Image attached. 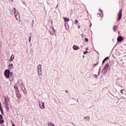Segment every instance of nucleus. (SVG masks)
Returning a JSON list of instances; mask_svg holds the SVG:
<instances>
[{"mask_svg":"<svg viewBox=\"0 0 126 126\" xmlns=\"http://www.w3.org/2000/svg\"><path fill=\"white\" fill-rule=\"evenodd\" d=\"M16 94L17 98H19L21 97V94H20L19 91L16 92Z\"/></svg>","mask_w":126,"mask_h":126,"instance_id":"8","label":"nucleus"},{"mask_svg":"<svg viewBox=\"0 0 126 126\" xmlns=\"http://www.w3.org/2000/svg\"><path fill=\"white\" fill-rule=\"evenodd\" d=\"M109 67H110V64L109 63H107L104 67V69H103V71L105 72H107V70L108 69V68H109Z\"/></svg>","mask_w":126,"mask_h":126,"instance_id":"6","label":"nucleus"},{"mask_svg":"<svg viewBox=\"0 0 126 126\" xmlns=\"http://www.w3.org/2000/svg\"><path fill=\"white\" fill-rule=\"evenodd\" d=\"M0 112L2 114V115H4V113H3V110H1Z\"/></svg>","mask_w":126,"mask_h":126,"instance_id":"23","label":"nucleus"},{"mask_svg":"<svg viewBox=\"0 0 126 126\" xmlns=\"http://www.w3.org/2000/svg\"><path fill=\"white\" fill-rule=\"evenodd\" d=\"M3 119L2 115H0V120H2Z\"/></svg>","mask_w":126,"mask_h":126,"instance_id":"21","label":"nucleus"},{"mask_svg":"<svg viewBox=\"0 0 126 126\" xmlns=\"http://www.w3.org/2000/svg\"><path fill=\"white\" fill-rule=\"evenodd\" d=\"M75 23V24H77V23H78V20H76Z\"/></svg>","mask_w":126,"mask_h":126,"instance_id":"20","label":"nucleus"},{"mask_svg":"<svg viewBox=\"0 0 126 126\" xmlns=\"http://www.w3.org/2000/svg\"><path fill=\"white\" fill-rule=\"evenodd\" d=\"M9 73L10 71L9 70H6L4 72V76L6 78H9Z\"/></svg>","mask_w":126,"mask_h":126,"instance_id":"5","label":"nucleus"},{"mask_svg":"<svg viewBox=\"0 0 126 126\" xmlns=\"http://www.w3.org/2000/svg\"><path fill=\"white\" fill-rule=\"evenodd\" d=\"M117 29H118V26H114L113 28V31L114 32H117Z\"/></svg>","mask_w":126,"mask_h":126,"instance_id":"13","label":"nucleus"},{"mask_svg":"<svg viewBox=\"0 0 126 126\" xmlns=\"http://www.w3.org/2000/svg\"><path fill=\"white\" fill-rule=\"evenodd\" d=\"M48 126H55V125L52 123V122H48Z\"/></svg>","mask_w":126,"mask_h":126,"instance_id":"14","label":"nucleus"},{"mask_svg":"<svg viewBox=\"0 0 126 126\" xmlns=\"http://www.w3.org/2000/svg\"><path fill=\"white\" fill-rule=\"evenodd\" d=\"M24 93H25V94H26L27 93H25V92H24Z\"/></svg>","mask_w":126,"mask_h":126,"instance_id":"32","label":"nucleus"},{"mask_svg":"<svg viewBox=\"0 0 126 126\" xmlns=\"http://www.w3.org/2000/svg\"><path fill=\"white\" fill-rule=\"evenodd\" d=\"M85 119H89V116H87V117H85Z\"/></svg>","mask_w":126,"mask_h":126,"instance_id":"28","label":"nucleus"},{"mask_svg":"<svg viewBox=\"0 0 126 126\" xmlns=\"http://www.w3.org/2000/svg\"><path fill=\"white\" fill-rule=\"evenodd\" d=\"M78 29H80V26H78Z\"/></svg>","mask_w":126,"mask_h":126,"instance_id":"29","label":"nucleus"},{"mask_svg":"<svg viewBox=\"0 0 126 126\" xmlns=\"http://www.w3.org/2000/svg\"><path fill=\"white\" fill-rule=\"evenodd\" d=\"M37 69H38V74L40 75V72H41L42 70V65H41V64H39L38 65Z\"/></svg>","mask_w":126,"mask_h":126,"instance_id":"7","label":"nucleus"},{"mask_svg":"<svg viewBox=\"0 0 126 126\" xmlns=\"http://www.w3.org/2000/svg\"><path fill=\"white\" fill-rule=\"evenodd\" d=\"M108 60H109V57H107L106 58H105L102 61V64H104V63H105V62H106V61H108Z\"/></svg>","mask_w":126,"mask_h":126,"instance_id":"11","label":"nucleus"},{"mask_svg":"<svg viewBox=\"0 0 126 126\" xmlns=\"http://www.w3.org/2000/svg\"><path fill=\"white\" fill-rule=\"evenodd\" d=\"M94 65H97V64H94Z\"/></svg>","mask_w":126,"mask_h":126,"instance_id":"31","label":"nucleus"},{"mask_svg":"<svg viewBox=\"0 0 126 126\" xmlns=\"http://www.w3.org/2000/svg\"><path fill=\"white\" fill-rule=\"evenodd\" d=\"M14 88H15V90L16 91V92H17V91H18V88H17V87H16V85H15L14 86Z\"/></svg>","mask_w":126,"mask_h":126,"instance_id":"16","label":"nucleus"},{"mask_svg":"<svg viewBox=\"0 0 126 126\" xmlns=\"http://www.w3.org/2000/svg\"><path fill=\"white\" fill-rule=\"evenodd\" d=\"M13 11H14V15L16 17V19L17 20H18V16H19V13H17L18 11H16V9H15V8L13 9Z\"/></svg>","mask_w":126,"mask_h":126,"instance_id":"3","label":"nucleus"},{"mask_svg":"<svg viewBox=\"0 0 126 126\" xmlns=\"http://www.w3.org/2000/svg\"><path fill=\"white\" fill-rule=\"evenodd\" d=\"M73 50H75V51H77V50H79V47H78V46L74 45L73 46Z\"/></svg>","mask_w":126,"mask_h":126,"instance_id":"10","label":"nucleus"},{"mask_svg":"<svg viewBox=\"0 0 126 126\" xmlns=\"http://www.w3.org/2000/svg\"><path fill=\"white\" fill-rule=\"evenodd\" d=\"M124 91H125L124 90H121V93H122V94H124Z\"/></svg>","mask_w":126,"mask_h":126,"instance_id":"18","label":"nucleus"},{"mask_svg":"<svg viewBox=\"0 0 126 126\" xmlns=\"http://www.w3.org/2000/svg\"><path fill=\"white\" fill-rule=\"evenodd\" d=\"M68 25V24H66V23H65V24H64L65 27H66V26H67Z\"/></svg>","mask_w":126,"mask_h":126,"instance_id":"26","label":"nucleus"},{"mask_svg":"<svg viewBox=\"0 0 126 126\" xmlns=\"http://www.w3.org/2000/svg\"><path fill=\"white\" fill-rule=\"evenodd\" d=\"M4 122L3 120H0V124H3Z\"/></svg>","mask_w":126,"mask_h":126,"instance_id":"17","label":"nucleus"},{"mask_svg":"<svg viewBox=\"0 0 126 126\" xmlns=\"http://www.w3.org/2000/svg\"><path fill=\"white\" fill-rule=\"evenodd\" d=\"M12 126H16L15 124H12Z\"/></svg>","mask_w":126,"mask_h":126,"instance_id":"30","label":"nucleus"},{"mask_svg":"<svg viewBox=\"0 0 126 126\" xmlns=\"http://www.w3.org/2000/svg\"><path fill=\"white\" fill-rule=\"evenodd\" d=\"M9 66H10V67L13 66V64H9Z\"/></svg>","mask_w":126,"mask_h":126,"instance_id":"25","label":"nucleus"},{"mask_svg":"<svg viewBox=\"0 0 126 126\" xmlns=\"http://www.w3.org/2000/svg\"><path fill=\"white\" fill-rule=\"evenodd\" d=\"M122 12V9L119 10V14H118V19H117V22H119L121 19H122V16L123 15Z\"/></svg>","mask_w":126,"mask_h":126,"instance_id":"2","label":"nucleus"},{"mask_svg":"<svg viewBox=\"0 0 126 126\" xmlns=\"http://www.w3.org/2000/svg\"><path fill=\"white\" fill-rule=\"evenodd\" d=\"M4 104H5V106L6 108V110H7V112H9V106L8 105V100H9V98H8V97L7 96H5L4 97Z\"/></svg>","mask_w":126,"mask_h":126,"instance_id":"1","label":"nucleus"},{"mask_svg":"<svg viewBox=\"0 0 126 126\" xmlns=\"http://www.w3.org/2000/svg\"><path fill=\"white\" fill-rule=\"evenodd\" d=\"M38 103L39 105V107L40 108H41V109H45V103H44V102H42L40 100H39Z\"/></svg>","mask_w":126,"mask_h":126,"instance_id":"4","label":"nucleus"},{"mask_svg":"<svg viewBox=\"0 0 126 126\" xmlns=\"http://www.w3.org/2000/svg\"><path fill=\"white\" fill-rule=\"evenodd\" d=\"M2 107L0 105V111H3Z\"/></svg>","mask_w":126,"mask_h":126,"instance_id":"22","label":"nucleus"},{"mask_svg":"<svg viewBox=\"0 0 126 126\" xmlns=\"http://www.w3.org/2000/svg\"><path fill=\"white\" fill-rule=\"evenodd\" d=\"M63 18L64 19V22H68L69 21V19L67 18L63 17Z\"/></svg>","mask_w":126,"mask_h":126,"instance_id":"12","label":"nucleus"},{"mask_svg":"<svg viewBox=\"0 0 126 126\" xmlns=\"http://www.w3.org/2000/svg\"><path fill=\"white\" fill-rule=\"evenodd\" d=\"M30 41H31V37H30L29 42H30Z\"/></svg>","mask_w":126,"mask_h":126,"instance_id":"27","label":"nucleus"},{"mask_svg":"<svg viewBox=\"0 0 126 126\" xmlns=\"http://www.w3.org/2000/svg\"><path fill=\"white\" fill-rule=\"evenodd\" d=\"M85 42H88V39L85 38Z\"/></svg>","mask_w":126,"mask_h":126,"instance_id":"24","label":"nucleus"},{"mask_svg":"<svg viewBox=\"0 0 126 126\" xmlns=\"http://www.w3.org/2000/svg\"><path fill=\"white\" fill-rule=\"evenodd\" d=\"M87 53H88V51H84V55H86V54H87Z\"/></svg>","mask_w":126,"mask_h":126,"instance_id":"19","label":"nucleus"},{"mask_svg":"<svg viewBox=\"0 0 126 126\" xmlns=\"http://www.w3.org/2000/svg\"><path fill=\"white\" fill-rule=\"evenodd\" d=\"M10 60L11 61H12L13 60H14V55H12L10 57Z\"/></svg>","mask_w":126,"mask_h":126,"instance_id":"15","label":"nucleus"},{"mask_svg":"<svg viewBox=\"0 0 126 126\" xmlns=\"http://www.w3.org/2000/svg\"><path fill=\"white\" fill-rule=\"evenodd\" d=\"M123 40L124 38H123L122 36H119L118 38H117V41L118 42H122V41H123Z\"/></svg>","mask_w":126,"mask_h":126,"instance_id":"9","label":"nucleus"}]
</instances>
